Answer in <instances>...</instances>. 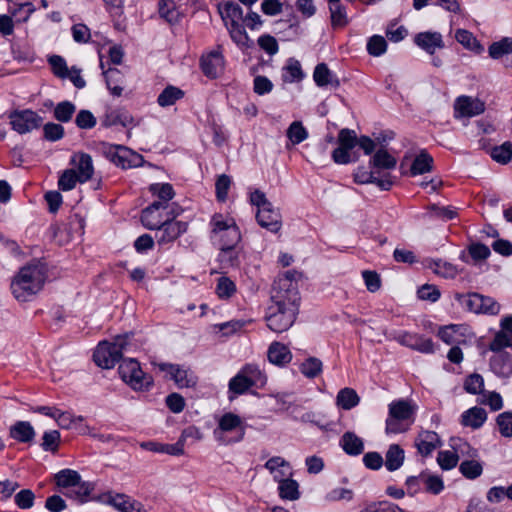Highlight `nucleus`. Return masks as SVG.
<instances>
[{
    "label": "nucleus",
    "instance_id": "41",
    "mask_svg": "<svg viewBox=\"0 0 512 512\" xmlns=\"http://www.w3.org/2000/svg\"><path fill=\"white\" fill-rule=\"evenodd\" d=\"M370 166L379 169H393L397 164L394 156L389 154L385 149H378L369 162Z\"/></svg>",
    "mask_w": 512,
    "mask_h": 512
},
{
    "label": "nucleus",
    "instance_id": "8",
    "mask_svg": "<svg viewBox=\"0 0 512 512\" xmlns=\"http://www.w3.org/2000/svg\"><path fill=\"white\" fill-rule=\"evenodd\" d=\"M118 372L121 379L135 391H148L153 385L152 376L144 373L139 362L133 358L124 359Z\"/></svg>",
    "mask_w": 512,
    "mask_h": 512
},
{
    "label": "nucleus",
    "instance_id": "59",
    "mask_svg": "<svg viewBox=\"0 0 512 512\" xmlns=\"http://www.w3.org/2000/svg\"><path fill=\"white\" fill-rule=\"evenodd\" d=\"M500 312V304L492 297L481 294L479 314L497 315Z\"/></svg>",
    "mask_w": 512,
    "mask_h": 512
},
{
    "label": "nucleus",
    "instance_id": "7",
    "mask_svg": "<svg viewBox=\"0 0 512 512\" xmlns=\"http://www.w3.org/2000/svg\"><path fill=\"white\" fill-rule=\"evenodd\" d=\"M218 442L223 445L240 442L245 435V425L237 414L225 413L218 421V427L214 431Z\"/></svg>",
    "mask_w": 512,
    "mask_h": 512
},
{
    "label": "nucleus",
    "instance_id": "25",
    "mask_svg": "<svg viewBox=\"0 0 512 512\" xmlns=\"http://www.w3.org/2000/svg\"><path fill=\"white\" fill-rule=\"evenodd\" d=\"M218 12L225 26L241 23L243 19V9L233 1L218 4Z\"/></svg>",
    "mask_w": 512,
    "mask_h": 512
},
{
    "label": "nucleus",
    "instance_id": "11",
    "mask_svg": "<svg viewBox=\"0 0 512 512\" xmlns=\"http://www.w3.org/2000/svg\"><path fill=\"white\" fill-rule=\"evenodd\" d=\"M157 367L166 372L180 389L195 388L198 384V376L190 367L172 363H159Z\"/></svg>",
    "mask_w": 512,
    "mask_h": 512
},
{
    "label": "nucleus",
    "instance_id": "56",
    "mask_svg": "<svg viewBox=\"0 0 512 512\" xmlns=\"http://www.w3.org/2000/svg\"><path fill=\"white\" fill-rule=\"evenodd\" d=\"M468 254L472 258L474 262L486 260L490 255V248L482 243L474 242L471 243L468 247Z\"/></svg>",
    "mask_w": 512,
    "mask_h": 512
},
{
    "label": "nucleus",
    "instance_id": "60",
    "mask_svg": "<svg viewBox=\"0 0 512 512\" xmlns=\"http://www.w3.org/2000/svg\"><path fill=\"white\" fill-rule=\"evenodd\" d=\"M496 423L499 427V432L503 437H512V412H503L496 418Z\"/></svg>",
    "mask_w": 512,
    "mask_h": 512
},
{
    "label": "nucleus",
    "instance_id": "22",
    "mask_svg": "<svg viewBox=\"0 0 512 512\" xmlns=\"http://www.w3.org/2000/svg\"><path fill=\"white\" fill-rule=\"evenodd\" d=\"M102 126L108 128L116 125L123 127L135 126L133 116L124 109H112L106 111L101 119Z\"/></svg>",
    "mask_w": 512,
    "mask_h": 512
},
{
    "label": "nucleus",
    "instance_id": "43",
    "mask_svg": "<svg viewBox=\"0 0 512 512\" xmlns=\"http://www.w3.org/2000/svg\"><path fill=\"white\" fill-rule=\"evenodd\" d=\"M278 492L280 498L285 500L295 501L300 497L299 484L296 480L291 478L280 481Z\"/></svg>",
    "mask_w": 512,
    "mask_h": 512
},
{
    "label": "nucleus",
    "instance_id": "40",
    "mask_svg": "<svg viewBox=\"0 0 512 512\" xmlns=\"http://www.w3.org/2000/svg\"><path fill=\"white\" fill-rule=\"evenodd\" d=\"M55 483L60 488H72L79 484L81 475L72 469H62L54 476Z\"/></svg>",
    "mask_w": 512,
    "mask_h": 512
},
{
    "label": "nucleus",
    "instance_id": "1",
    "mask_svg": "<svg viewBox=\"0 0 512 512\" xmlns=\"http://www.w3.org/2000/svg\"><path fill=\"white\" fill-rule=\"evenodd\" d=\"M290 297L272 293V304L268 307L265 320L268 328L276 333L287 331L295 322L299 312L300 297L290 290Z\"/></svg>",
    "mask_w": 512,
    "mask_h": 512
},
{
    "label": "nucleus",
    "instance_id": "23",
    "mask_svg": "<svg viewBox=\"0 0 512 512\" xmlns=\"http://www.w3.org/2000/svg\"><path fill=\"white\" fill-rule=\"evenodd\" d=\"M399 342L406 347L422 353L434 352V344L432 339L422 337L418 334L406 332L399 337Z\"/></svg>",
    "mask_w": 512,
    "mask_h": 512
},
{
    "label": "nucleus",
    "instance_id": "2",
    "mask_svg": "<svg viewBox=\"0 0 512 512\" xmlns=\"http://www.w3.org/2000/svg\"><path fill=\"white\" fill-rule=\"evenodd\" d=\"M46 278V267L40 262L22 267L11 282L14 297L21 302L28 301L43 288Z\"/></svg>",
    "mask_w": 512,
    "mask_h": 512
},
{
    "label": "nucleus",
    "instance_id": "16",
    "mask_svg": "<svg viewBox=\"0 0 512 512\" xmlns=\"http://www.w3.org/2000/svg\"><path fill=\"white\" fill-rule=\"evenodd\" d=\"M414 444L421 456L428 457L442 445V441L436 432L423 430L418 433Z\"/></svg>",
    "mask_w": 512,
    "mask_h": 512
},
{
    "label": "nucleus",
    "instance_id": "13",
    "mask_svg": "<svg viewBox=\"0 0 512 512\" xmlns=\"http://www.w3.org/2000/svg\"><path fill=\"white\" fill-rule=\"evenodd\" d=\"M187 229V222L165 218V222L157 229L155 234L156 242L159 246L170 244L186 233Z\"/></svg>",
    "mask_w": 512,
    "mask_h": 512
},
{
    "label": "nucleus",
    "instance_id": "17",
    "mask_svg": "<svg viewBox=\"0 0 512 512\" xmlns=\"http://www.w3.org/2000/svg\"><path fill=\"white\" fill-rule=\"evenodd\" d=\"M200 67L206 77L210 79L217 78L224 67V57L222 53L219 51H211L203 55L200 59Z\"/></svg>",
    "mask_w": 512,
    "mask_h": 512
},
{
    "label": "nucleus",
    "instance_id": "48",
    "mask_svg": "<svg viewBox=\"0 0 512 512\" xmlns=\"http://www.w3.org/2000/svg\"><path fill=\"white\" fill-rule=\"evenodd\" d=\"M286 135L292 144L297 145L308 138V131L301 121H294L288 127Z\"/></svg>",
    "mask_w": 512,
    "mask_h": 512
},
{
    "label": "nucleus",
    "instance_id": "5",
    "mask_svg": "<svg viewBox=\"0 0 512 512\" xmlns=\"http://www.w3.org/2000/svg\"><path fill=\"white\" fill-rule=\"evenodd\" d=\"M130 335H117L113 342H100L93 354V360L97 366L110 369L120 362L123 352L128 345Z\"/></svg>",
    "mask_w": 512,
    "mask_h": 512
},
{
    "label": "nucleus",
    "instance_id": "34",
    "mask_svg": "<svg viewBox=\"0 0 512 512\" xmlns=\"http://www.w3.org/2000/svg\"><path fill=\"white\" fill-rule=\"evenodd\" d=\"M481 294L477 292L455 293L454 299L458 302L462 309L467 312L479 314V303Z\"/></svg>",
    "mask_w": 512,
    "mask_h": 512
},
{
    "label": "nucleus",
    "instance_id": "26",
    "mask_svg": "<svg viewBox=\"0 0 512 512\" xmlns=\"http://www.w3.org/2000/svg\"><path fill=\"white\" fill-rule=\"evenodd\" d=\"M490 358V368L499 377L508 378L512 375V356L501 352Z\"/></svg>",
    "mask_w": 512,
    "mask_h": 512
},
{
    "label": "nucleus",
    "instance_id": "20",
    "mask_svg": "<svg viewBox=\"0 0 512 512\" xmlns=\"http://www.w3.org/2000/svg\"><path fill=\"white\" fill-rule=\"evenodd\" d=\"M297 276H299V273L295 270L286 271L274 281L272 293L290 297V290H293L296 293V297H300L296 280Z\"/></svg>",
    "mask_w": 512,
    "mask_h": 512
},
{
    "label": "nucleus",
    "instance_id": "39",
    "mask_svg": "<svg viewBox=\"0 0 512 512\" xmlns=\"http://www.w3.org/2000/svg\"><path fill=\"white\" fill-rule=\"evenodd\" d=\"M360 402V398L356 391L352 388L341 389L336 397V404L338 407L344 410H350L357 406Z\"/></svg>",
    "mask_w": 512,
    "mask_h": 512
},
{
    "label": "nucleus",
    "instance_id": "54",
    "mask_svg": "<svg viewBox=\"0 0 512 512\" xmlns=\"http://www.w3.org/2000/svg\"><path fill=\"white\" fill-rule=\"evenodd\" d=\"M460 472L468 479H475L482 474V465L475 460H465L459 466Z\"/></svg>",
    "mask_w": 512,
    "mask_h": 512
},
{
    "label": "nucleus",
    "instance_id": "42",
    "mask_svg": "<svg viewBox=\"0 0 512 512\" xmlns=\"http://www.w3.org/2000/svg\"><path fill=\"white\" fill-rule=\"evenodd\" d=\"M218 259L223 267H238L240 265V247H224L219 249Z\"/></svg>",
    "mask_w": 512,
    "mask_h": 512
},
{
    "label": "nucleus",
    "instance_id": "6",
    "mask_svg": "<svg viewBox=\"0 0 512 512\" xmlns=\"http://www.w3.org/2000/svg\"><path fill=\"white\" fill-rule=\"evenodd\" d=\"M415 407L409 401L400 399L389 404L386 419V433L398 434L406 432L414 422Z\"/></svg>",
    "mask_w": 512,
    "mask_h": 512
},
{
    "label": "nucleus",
    "instance_id": "37",
    "mask_svg": "<svg viewBox=\"0 0 512 512\" xmlns=\"http://www.w3.org/2000/svg\"><path fill=\"white\" fill-rule=\"evenodd\" d=\"M103 74L111 94L117 97L121 96L123 92V87L121 86L123 75L120 70L117 68H109Z\"/></svg>",
    "mask_w": 512,
    "mask_h": 512
},
{
    "label": "nucleus",
    "instance_id": "28",
    "mask_svg": "<svg viewBox=\"0 0 512 512\" xmlns=\"http://www.w3.org/2000/svg\"><path fill=\"white\" fill-rule=\"evenodd\" d=\"M344 452L350 456H358L364 451V442L354 432H345L339 442Z\"/></svg>",
    "mask_w": 512,
    "mask_h": 512
},
{
    "label": "nucleus",
    "instance_id": "58",
    "mask_svg": "<svg viewBox=\"0 0 512 512\" xmlns=\"http://www.w3.org/2000/svg\"><path fill=\"white\" fill-rule=\"evenodd\" d=\"M387 42L383 36L374 35L369 38L367 43V51L370 55L378 57L385 53Z\"/></svg>",
    "mask_w": 512,
    "mask_h": 512
},
{
    "label": "nucleus",
    "instance_id": "32",
    "mask_svg": "<svg viewBox=\"0 0 512 512\" xmlns=\"http://www.w3.org/2000/svg\"><path fill=\"white\" fill-rule=\"evenodd\" d=\"M151 194L158 198L154 203H161L164 208L169 207V201L175 196V191L170 183H153L149 186Z\"/></svg>",
    "mask_w": 512,
    "mask_h": 512
},
{
    "label": "nucleus",
    "instance_id": "49",
    "mask_svg": "<svg viewBox=\"0 0 512 512\" xmlns=\"http://www.w3.org/2000/svg\"><path fill=\"white\" fill-rule=\"evenodd\" d=\"M322 362L316 357H309L300 365V372L307 378L313 379L322 372Z\"/></svg>",
    "mask_w": 512,
    "mask_h": 512
},
{
    "label": "nucleus",
    "instance_id": "36",
    "mask_svg": "<svg viewBox=\"0 0 512 512\" xmlns=\"http://www.w3.org/2000/svg\"><path fill=\"white\" fill-rule=\"evenodd\" d=\"M304 78L301 64L294 58H289L283 67L282 79L284 82L293 83L300 82Z\"/></svg>",
    "mask_w": 512,
    "mask_h": 512
},
{
    "label": "nucleus",
    "instance_id": "15",
    "mask_svg": "<svg viewBox=\"0 0 512 512\" xmlns=\"http://www.w3.org/2000/svg\"><path fill=\"white\" fill-rule=\"evenodd\" d=\"M256 220L262 228H265L272 233H277L282 227L281 214L273 205L257 210Z\"/></svg>",
    "mask_w": 512,
    "mask_h": 512
},
{
    "label": "nucleus",
    "instance_id": "52",
    "mask_svg": "<svg viewBox=\"0 0 512 512\" xmlns=\"http://www.w3.org/2000/svg\"><path fill=\"white\" fill-rule=\"evenodd\" d=\"M512 157V144L507 141L491 150V158L498 163L506 164Z\"/></svg>",
    "mask_w": 512,
    "mask_h": 512
},
{
    "label": "nucleus",
    "instance_id": "30",
    "mask_svg": "<svg viewBox=\"0 0 512 512\" xmlns=\"http://www.w3.org/2000/svg\"><path fill=\"white\" fill-rule=\"evenodd\" d=\"M313 79L317 86L326 87L332 86L339 87L340 82L335 74H333L325 63L318 64L313 73Z\"/></svg>",
    "mask_w": 512,
    "mask_h": 512
},
{
    "label": "nucleus",
    "instance_id": "27",
    "mask_svg": "<svg viewBox=\"0 0 512 512\" xmlns=\"http://www.w3.org/2000/svg\"><path fill=\"white\" fill-rule=\"evenodd\" d=\"M72 163L77 167V175L80 182L84 183L90 180L94 173L92 157L84 152H80L72 158Z\"/></svg>",
    "mask_w": 512,
    "mask_h": 512
},
{
    "label": "nucleus",
    "instance_id": "57",
    "mask_svg": "<svg viewBox=\"0 0 512 512\" xmlns=\"http://www.w3.org/2000/svg\"><path fill=\"white\" fill-rule=\"evenodd\" d=\"M484 388V379L478 373L469 375L464 382V389L467 393L480 394Z\"/></svg>",
    "mask_w": 512,
    "mask_h": 512
},
{
    "label": "nucleus",
    "instance_id": "45",
    "mask_svg": "<svg viewBox=\"0 0 512 512\" xmlns=\"http://www.w3.org/2000/svg\"><path fill=\"white\" fill-rule=\"evenodd\" d=\"M433 158L427 152L422 151L417 155L411 165V174L413 176L424 174L432 169Z\"/></svg>",
    "mask_w": 512,
    "mask_h": 512
},
{
    "label": "nucleus",
    "instance_id": "12",
    "mask_svg": "<svg viewBox=\"0 0 512 512\" xmlns=\"http://www.w3.org/2000/svg\"><path fill=\"white\" fill-rule=\"evenodd\" d=\"M92 500L110 505L119 512H144L142 511V504L126 494H113L109 491L92 498Z\"/></svg>",
    "mask_w": 512,
    "mask_h": 512
},
{
    "label": "nucleus",
    "instance_id": "10",
    "mask_svg": "<svg viewBox=\"0 0 512 512\" xmlns=\"http://www.w3.org/2000/svg\"><path fill=\"white\" fill-rule=\"evenodd\" d=\"M8 118L11 128L19 134H26L38 129L43 123V118L30 109L13 110L9 112Z\"/></svg>",
    "mask_w": 512,
    "mask_h": 512
},
{
    "label": "nucleus",
    "instance_id": "35",
    "mask_svg": "<svg viewBox=\"0 0 512 512\" xmlns=\"http://www.w3.org/2000/svg\"><path fill=\"white\" fill-rule=\"evenodd\" d=\"M455 39L466 49L480 54L484 51V47L476 39V37L466 29H458L455 32Z\"/></svg>",
    "mask_w": 512,
    "mask_h": 512
},
{
    "label": "nucleus",
    "instance_id": "3",
    "mask_svg": "<svg viewBox=\"0 0 512 512\" xmlns=\"http://www.w3.org/2000/svg\"><path fill=\"white\" fill-rule=\"evenodd\" d=\"M267 383L265 372L255 363H247L228 382V399L233 401L251 388H263Z\"/></svg>",
    "mask_w": 512,
    "mask_h": 512
},
{
    "label": "nucleus",
    "instance_id": "51",
    "mask_svg": "<svg viewBox=\"0 0 512 512\" xmlns=\"http://www.w3.org/2000/svg\"><path fill=\"white\" fill-rule=\"evenodd\" d=\"M215 292L219 298L228 299L235 294L236 285L230 278L221 276L217 281Z\"/></svg>",
    "mask_w": 512,
    "mask_h": 512
},
{
    "label": "nucleus",
    "instance_id": "29",
    "mask_svg": "<svg viewBox=\"0 0 512 512\" xmlns=\"http://www.w3.org/2000/svg\"><path fill=\"white\" fill-rule=\"evenodd\" d=\"M9 434L11 438L21 443L31 442L36 435L33 426L28 421H17L10 427Z\"/></svg>",
    "mask_w": 512,
    "mask_h": 512
},
{
    "label": "nucleus",
    "instance_id": "47",
    "mask_svg": "<svg viewBox=\"0 0 512 512\" xmlns=\"http://www.w3.org/2000/svg\"><path fill=\"white\" fill-rule=\"evenodd\" d=\"M76 111V106L71 101L59 102L53 111L54 118L62 123L69 122Z\"/></svg>",
    "mask_w": 512,
    "mask_h": 512
},
{
    "label": "nucleus",
    "instance_id": "46",
    "mask_svg": "<svg viewBox=\"0 0 512 512\" xmlns=\"http://www.w3.org/2000/svg\"><path fill=\"white\" fill-rule=\"evenodd\" d=\"M159 15L171 25L178 23L180 19V13L172 0H161L159 2Z\"/></svg>",
    "mask_w": 512,
    "mask_h": 512
},
{
    "label": "nucleus",
    "instance_id": "38",
    "mask_svg": "<svg viewBox=\"0 0 512 512\" xmlns=\"http://www.w3.org/2000/svg\"><path fill=\"white\" fill-rule=\"evenodd\" d=\"M185 93L182 89L168 85L157 98V103L161 107H168L175 104L178 100L184 97Z\"/></svg>",
    "mask_w": 512,
    "mask_h": 512
},
{
    "label": "nucleus",
    "instance_id": "63",
    "mask_svg": "<svg viewBox=\"0 0 512 512\" xmlns=\"http://www.w3.org/2000/svg\"><path fill=\"white\" fill-rule=\"evenodd\" d=\"M459 457L456 453L452 451H440L438 453L437 462L441 469L443 470H451L456 467L458 463Z\"/></svg>",
    "mask_w": 512,
    "mask_h": 512
},
{
    "label": "nucleus",
    "instance_id": "24",
    "mask_svg": "<svg viewBox=\"0 0 512 512\" xmlns=\"http://www.w3.org/2000/svg\"><path fill=\"white\" fill-rule=\"evenodd\" d=\"M267 358L271 364L284 367L292 360V353L289 348L281 342H272L267 350Z\"/></svg>",
    "mask_w": 512,
    "mask_h": 512
},
{
    "label": "nucleus",
    "instance_id": "64",
    "mask_svg": "<svg viewBox=\"0 0 512 512\" xmlns=\"http://www.w3.org/2000/svg\"><path fill=\"white\" fill-rule=\"evenodd\" d=\"M41 447L44 451L55 452L60 442V433L57 430L46 431L42 437Z\"/></svg>",
    "mask_w": 512,
    "mask_h": 512
},
{
    "label": "nucleus",
    "instance_id": "14",
    "mask_svg": "<svg viewBox=\"0 0 512 512\" xmlns=\"http://www.w3.org/2000/svg\"><path fill=\"white\" fill-rule=\"evenodd\" d=\"M484 110V102L470 96H459L454 103V114L456 118L474 117L483 113Z\"/></svg>",
    "mask_w": 512,
    "mask_h": 512
},
{
    "label": "nucleus",
    "instance_id": "4",
    "mask_svg": "<svg viewBox=\"0 0 512 512\" xmlns=\"http://www.w3.org/2000/svg\"><path fill=\"white\" fill-rule=\"evenodd\" d=\"M211 240L217 243L219 249L239 245L241 232L235 220L216 213L210 220Z\"/></svg>",
    "mask_w": 512,
    "mask_h": 512
},
{
    "label": "nucleus",
    "instance_id": "62",
    "mask_svg": "<svg viewBox=\"0 0 512 512\" xmlns=\"http://www.w3.org/2000/svg\"><path fill=\"white\" fill-rule=\"evenodd\" d=\"M35 500V494L30 489L20 490L14 497V502L20 509H30Z\"/></svg>",
    "mask_w": 512,
    "mask_h": 512
},
{
    "label": "nucleus",
    "instance_id": "53",
    "mask_svg": "<svg viewBox=\"0 0 512 512\" xmlns=\"http://www.w3.org/2000/svg\"><path fill=\"white\" fill-rule=\"evenodd\" d=\"M48 63L51 66L52 72L55 76L66 79L69 76V69L66 61L62 56L52 55L48 59Z\"/></svg>",
    "mask_w": 512,
    "mask_h": 512
},
{
    "label": "nucleus",
    "instance_id": "19",
    "mask_svg": "<svg viewBox=\"0 0 512 512\" xmlns=\"http://www.w3.org/2000/svg\"><path fill=\"white\" fill-rule=\"evenodd\" d=\"M500 326L501 330L496 333L489 344V349L493 352H499L505 347H512V315L504 317Z\"/></svg>",
    "mask_w": 512,
    "mask_h": 512
},
{
    "label": "nucleus",
    "instance_id": "44",
    "mask_svg": "<svg viewBox=\"0 0 512 512\" xmlns=\"http://www.w3.org/2000/svg\"><path fill=\"white\" fill-rule=\"evenodd\" d=\"M488 53L493 59H500L505 55L512 54V38L504 37L493 42L488 48Z\"/></svg>",
    "mask_w": 512,
    "mask_h": 512
},
{
    "label": "nucleus",
    "instance_id": "21",
    "mask_svg": "<svg viewBox=\"0 0 512 512\" xmlns=\"http://www.w3.org/2000/svg\"><path fill=\"white\" fill-rule=\"evenodd\" d=\"M414 43L431 55L435 53L436 49L444 47V41L439 32H420L415 35Z\"/></svg>",
    "mask_w": 512,
    "mask_h": 512
},
{
    "label": "nucleus",
    "instance_id": "61",
    "mask_svg": "<svg viewBox=\"0 0 512 512\" xmlns=\"http://www.w3.org/2000/svg\"><path fill=\"white\" fill-rule=\"evenodd\" d=\"M97 120L91 111L82 109L75 118V124L80 129H92L95 127Z\"/></svg>",
    "mask_w": 512,
    "mask_h": 512
},
{
    "label": "nucleus",
    "instance_id": "50",
    "mask_svg": "<svg viewBox=\"0 0 512 512\" xmlns=\"http://www.w3.org/2000/svg\"><path fill=\"white\" fill-rule=\"evenodd\" d=\"M73 489L69 491L66 495L70 498L78 500L81 503L87 501V497L93 490V485L90 482L80 480L79 484L72 487Z\"/></svg>",
    "mask_w": 512,
    "mask_h": 512
},
{
    "label": "nucleus",
    "instance_id": "31",
    "mask_svg": "<svg viewBox=\"0 0 512 512\" xmlns=\"http://www.w3.org/2000/svg\"><path fill=\"white\" fill-rule=\"evenodd\" d=\"M486 419L487 413L485 409L475 406L466 410L461 415V424L473 429H479L485 423Z\"/></svg>",
    "mask_w": 512,
    "mask_h": 512
},
{
    "label": "nucleus",
    "instance_id": "18",
    "mask_svg": "<svg viewBox=\"0 0 512 512\" xmlns=\"http://www.w3.org/2000/svg\"><path fill=\"white\" fill-rule=\"evenodd\" d=\"M166 210L161 203H151L141 212V223L149 230H157L165 222L163 211Z\"/></svg>",
    "mask_w": 512,
    "mask_h": 512
},
{
    "label": "nucleus",
    "instance_id": "33",
    "mask_svg": "<svg viewBox=\"0 0 512 512\" xmlns=\"http://www.w3.org/2000/svg\"><path fill=\"white\" fill-rule=\"evenodd\" d=\"M405 452L398 444H391L385 454V467L388 471L398 470L404 463Z\"/></svg>",
    "mask_w": 512,
    "mask_h": 512
},
{
    "label": "nucleus",
    "instance_id": "9",
    "mask_svg": "<svg viewBox=\"0 0 512 512\" xmlns=\"http://www.w3.org/2000/svg\"><path fill=\"white\" fill-rule=\"evenodd\" d=\"M103 153L107 159L122 169L139 167L144 162L142 155L123 145L104 144Z\"/></svg>",
    "mask_w": 512,
    "mask_h": 512
},
{
    "label": "nucleus",
    "instance_id": "55",
    "mask_svg": "<svg viewBox=\"0 0 512 512\" xmlns=\"http://www.w3.org/2000/svg\"><path fill=\"white\" fill-rule=\"evenodd\" d=\"M77 182H80V178L76 171L73 169H67L59 177L58 187L62 191H69L76 186Z\"/></svg>",
    "mask_w": 512,
    "mask_h": 512
}]
</instances>
